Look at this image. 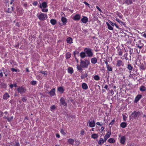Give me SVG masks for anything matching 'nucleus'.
Instances as JSON below:
<instances>
[{"label":"nucleus","instance_id":"393cba45","mask_svg":"<svg viewBox=\"0 0 146 146\" xmlns=\"http://www.w3.org/2000/svg\"><path fill=\"white\" fill-rule=\"evenodd\" d=\"M80 56L81 57L83 58L86 56V53L85 52H82L80 53Z\"/></svg>","mask_w":146,"mask_h":146},{"label":"nucleus","instance_id":"c756f323","mask_svg":"<svg viewBox=\"0 0 146 146\" xmlns=\"http://www.w3.org/2000/svg\"><path fill=\"white\" fill-rule=\"evenodd\" d=\"M88 74L87 73H85L84 74H82L81 76V78L82 79H84V78L87 77L88 76Z\"/></svg>","mask_w":146,"mask_h":146},{"label":"nucleus","instance_id":"680f3d73","mask_svg":"<svg viewBox=\"0 0 146 146\" xmlns=\"http://www.w3.org/2000/svg\"><path fill=\"white\" fill-rule=\"evenodd\" d=\"M24 7H25L26 9H27V3H25L23 4Z\"/></svg>","mask_w":146,"mask_h":146},{"label":"nucleus","instance_id":"20e7f679","mask_svg":"<svg viewBox=\"0 0 146 146\" xmlns=\"http://www.w3.org/2000/svg\"><path fill=\"white\" fill-rule=\"evenodd\" d=\"M140 115V112L139 111H134L131 114L132 116L134 118H135L139 116Z\"/></svg>","mask_w":146,"mask_h":146},{"label":"nucleus","instance_id":"79ce46f5","mask_svg":"<svg viewBox=\"0 0 146 146\" xmlns=\"http://www.w3.org/2000/svg\"><path fill=\"white\" fill-rule=\"evenodd\" d=\"M40 72L44 74V76H46L48 74L47 72L46 71H40Z\"/></svg>","mask_w":146,"mask_h":146},{"label":"nucleus","instance_id":"a19ab883","mask_svg":"<svg viewBox=\"0 0 146 146\" xmlns=\"http://www.w3.org/2000/svg\"><path fill=\"white\" fill-rule=\"evenodd\" d=\"M77 68L78 70L79 71H81L82 70V67L80 65V66H79V65H77Z\"/></svg>","mask_w":146,"mask_h":146},{"label":"nucleus","instance_id":"72a5a7b5","mask_svg":"<svg viewBox=\"0 0 146 146\" xmlns=\"http://www.w3.org/2000/svg\"><path fill=\"white\" fill-rule=\"evenodd\" d=\"M120 126L123 128H124L126 127L127 126L125 122H122L120 124Z\"/></svg>","mask_w":146,"mask_h":146},{"label":"nucleus","instance_id":"c03bdc74","mask_svg":"<svg viewBox=\"0 0 146 146\" xmlns=\"http://www.w3.org/2000/svg\"><path fill=\"white\" fill-rule=\"evenodd\" d=\"M107 68L108 71H112V68L109 66H107Z\"/></svg>","mask_w":146,"mask_h":146},{"label":"nucleus","instance_id":"58836bf2","mask_svg":"<svg viewBox=\"0 0 146 146\" xmlns=\"http://www.w3.org/2000/svg\"><path fill=\"white\" fill-rule=\"evenodd\" d=\"M93 78L94 80H99L100 79V77L98 75H95L93 77Z\"/></svg>","mask_w":146,"mask_h":146},{"label":"nucleus","instance_id":"f03ea898","mask_svg":"<svg viewBox=\"0 0 146 146\" xmlns=\"http://www.w3.org/2000/svg\"><path fill=\"white\" fill-rule=\"evenodd\" d=\"M84 51L87 54V56L91 57L93 55V53L92 49L90 48H85L84 49Z\"/></svg>","mask_w":146,"mask_h":146},{"label":"nucleus","instance_id":"0e129e2a","mask_svg":"<svg viewBox=\"0 0 146 146\" xmlns=\"http://www.w3.org/2000/svg\"><path fill=\"white\" fill-rule=\"evenodd\" d=\"M11 70L12 72H17V70L15 68H11Z\"/></svg>","mask_w":146,"mask_h":146},{"label":"nucleus","instance_id":"f257e3e1","mask_svg":"<svg viewBox=\"0 0 146 146\" xmlns=\"http://www.w3.org/2000/svg\"><path fill=\"white\" fill-rule=\"evenodd\" d=\"M90 64V61L88 60L85 59L84 60H80V65L83 68H87Z\"/></svg>","mask_w":146,"mask_h":146},{"label":"nucleus","instance_id":"a878e982","mask_svg":"<svg viewBox=\"0 0 146 146\" xmlns=\"http://www.w3.org/2000/svg\"><path fill=\"white\" fill-rule=\"evenodd\" d=\"M17 11L20 14H22L23 13V10L21 8L18 9H17Z\"/></svg>","mask_w":146,"mask_h":146},{"label":"nucleus","instance_id":"2eb2a0df","mask_svg":"<svg viewBox=\"0 0 146 146\" xmlns=\"http://www.w3.org/2000/svg\"><path fill=\"white\" fill-rule=\"evenodd\" d=\"M83 18L81 19L82 22L84 23H86L88 21V18L85 16H83Z\"/></svg>","mask_w":146,"mask_h":146},{"label":"nucleus","instance_id":"bb28decb","mask_svg":"<svg viewBox=\"0 0 146 146\" xmlns=\"http://www.w3.org/2000/svg\"><path fill=\"white\" fill-rule=\"evenodd\" d=\"M68 73L71 74L73 72V70L72 68L69 67L68 69Z\"/></svg>","mask_w":146,"mask_h":146},{"label":"nucleus","instance_id":"0eeeda50","mask_svg":"<svg viewBox=\"0 0 146 146\" xmlns=\"http://www.w3.org/2000/svg\"><path fill=\"white\" fill-rule=\"evenodd\" d=\"M61 21L62 22V23L60 24L61 26H62L63 25H66V23L67 22V20L66 18L62 17L61 18Z\"/></svg>","mask_w":146,"mask_h":146},{"label":"nucleus","instance_id":"1a4fd4ad","mask_svg":"<svg viewBox=\"0 0 146 146\" xmlns=\"http://www.w3.org/2000/svg\"><path fill=\"white\" fill-rule=\"evenodd\" d=\"M111 134V131H108L106 135L104 137V142H106V140L108 139L110 136Z\"/></svg>","mask_w":146,"mask_h":146},{"label":"nucleus","instance_id":"09e8293b","mask_svg":"<svg viewBox=\"0 0 146 146\" xmlns=\"http://www.w3.org/2000/svg\"><path fill=\"white\" fill-rule=\"evenodd\" d=\"M115 20L117 21V22H118V23H121V24H123L124 23L122 21H121L119 19H115Z\"/></svg>","mask_w":146,"mask_h":146},{"label":"nucleus","instance_id":"2f4dec72","mask_svg":"<svg viewBox=\"0 0 146 146\" xmlns=\"http://www.w3.org/2000/svg\"><path fill=\"white\" fill-rule=\"evenodd\" d=\"M108 142L110 143H113L115 142V140L113 138H110L108 140Z\"/></svg>","mask_w":146,"mask_h":146},{"label":"nucleus","instance_id":"a211bd4d","mask_svg":"<svg viewBox=\"0 0 146 146\" xmlns=\"http://www.w3.org/2000/svg\"><path fill=\"white\" fill-rule=\"evenodd\" d=\"M55 90L54 88L52 89L49 92V94L52 96L54 95Z\"/></svg>","mask_w":146,"mask_h":146},{"label":"nucleus","instance_id":"bf43d9fd","mask_svg":"<svg viewBox=\"0 0 146 146\" xmlns=\"http://www.w3.org/2000/svg\"><path fill=\"white\" fill-rule=\"evenodd\" d=\"M38 4V2L36 1H35L33 2V5L34 6H36Z\"/></svg>","mask_w":146,"mask_h":146},{"label":"nucleus","instance_id":"4c0bfd02","mask_svg":"<svg viewBox=\"0 0 146 146\" xmlns=\"http://www.w3.org/2000/svg\"><path fill=\"white\" fill-rule=\"evenodd\" d=\"M125 3L127 5L131 4L132 3V0H125Z\"/></svg>","mask_w":146,"mask_h":146},{"label":"nucleus","instance_id":"a18cd8bd","mask_svg":"<svg viewBox=\"0 0 146 146\" xmlns=\"http://www.w3.org/2000/svg\"><path fill=\"white\" fill-rule=\"evenodd\" d=\"M108 23H109L112 26H113V27L115 26V23H113L112 22H111V21H109Z\"/></svg>","mask_w":146,"mask_h":146},{"label":"nucleus","instance_id":"49530a36","mask_svg":"<svg viewBox=\"0 0 146 146\" xmlns=\"http://www.w3.org/2000/svg\"><path fill=\"white\" fill-rule=\"evenodd\" d=\"M31 83L32 85H34L36 84V81L33 80L31 82Z\"/></svg>","mask_w":146,"mask_h":146},{"label":"nucleus","instance_id":"de8ad7c7","mask_svg":"<svg viewBox=\"0 0 146 146\" xmlns=\"http://www.w3.org/2000/svg\"><path fill=\"white\" fill-rule=\"evenodd\" d=\"M22 100L23 102H26L27 100V98L26 97H24L22 98Z\"/></svg>","mask_w":146,"mask_h":146},{"label":"nucleus","instance_id":"aec40b11","mask_svg":"<svg viewBox=\"0 0 146 146\" xmlns=\"http://www.w3.org/2000/svg\"><path fill=\"white\" fill-rule=\"evenodd\" d=\"M66 42L67 43L69 44H71L73 43L72 39L70 37H68L67 38Z\"/></svg>","mask_w":146,"mask_h":146},{"label":"nucleus","instance_id":"6e6552de","mask_svg":"<svg viewBox=\"0 0 146 146\" xmlns=\"http://www.w3.org/2000/svg\"><path fill=\"white\" fill-rule=\"evenodd\" d=\"M60 104L62 105H63L64 106H66L67 105V104L65 102V100L64 98H61L60 100Z\"/></svg>","mask_w":146,"mask_h":146},{"label":"nucleus","instance_id":"5701e85b","mask_svg":"<svg viewBox=\"0 0 146 146\" xmlns=\"http://www.w3.org/2000/svg\"><path fill=\"white\" fill-rule=\"evenodd\" d=\"M82 87L84 89L87 90L88 88V86L87 84L85 83H83L82 85Z\"/></svg>","mask_w":146,"mask_h":146},{"label":"nucleus","instance_id":"69168bd1","mask_svg":"<svg viewBox=\"0 0 146 146\" xmlns=\"http://www.w3.org/2000/svg\"><path fill=\"white\" fill-rule=\"evenodd\" d=\"M104 62L105 63L106 65V67L108 66H109L108 63V62L107 60H105L104 61Z\"/></svg>","mask_w":146,"mask_h":146},{"label":"nucleus","instance_id":"8fccbe9b","mask_svg":"<svg viewBox=\"0 0 146 146\" xmlns=\"http://www.w3.org/2000/svg\"><path fill=\"white\" fill-rule=\"evenodd\" d=\"M118 54L119 56H121L123 54V52L121 50H120L119 51V52H118Z\"/></svg>","mask_w":146,"mask_h":146},{"label":"nucleus","instance_id":"338daca9","mask_svg":"<svg viewBox=\"0 0 146 146\" xmlns=\"http://www.w3.org/2000/svg\"><path fill=\"white\" fill-rule=\"evenodd\" d=\"M96 8L100 12H102L101 9L98 6H96Z\"/></svg>","mask_w":146,"mask_h":146},{"label":"nucleus","instance_id":"423d86ee","mask_svg":"<svg viewBox=\"0 0 146 146\" xmlns=\"http://www.w3.org/2000/svg\"><path fill=\"white\" fill-rule=\"evenodd\" d=\"M116 66L118 67L123 66L124 63L121 60H118L117 62Z\"/></svg>","mask_w":146,"mask_h":146},{"label":"nucleus","instance_id":"7ed1b4c3","mask_svg":"<svg viewBox=\"0 0 146 146\" xmlns=\"http://www.w3.org/2000/svg\"><path fill=\"white\" fill-rule=\"evenodd\" d=\"M38 18L41 21H44L46 19L47 17L46 14H44L42 13L39 14H37L36 15Z\"/></svg>","mask_w":146,"mask_h":146},{"label":"nucleus","instance_id":"13d9d810","mask_svg":"<svg viewBox=\"0 0 146 146\" xmlns=\"http://www.w3.org/2000/svg\"><path fill=\"white\" fill-rule=\"evenodd\" d=\"M60 132L62 134H63L64 135H65L66 134V133L64 132V130L62 129L61 130Z\"/></svg>","mask_w":146,"mask_h":146},{"label":"nucleus","instance_id":"e433bc0d","mask_svg":"<svg viewBox=\"0 0 146 146\" xmlns=\"http://www.w3.org/2000/svg\"><path fill=\"white\" fill-rule=\"evenodd\" d=\"M92 137L93 139H96L98 137V135L96 134H93L92 135Z\"/></svg>","mask_w":146,"mask_h":146},{"label":"nucleus","instance_id":"6e6d98bb","mask_svg":"<svg viewBox=\"0 0 146 146\" xmlns=\"http://www.w3.org/2000/svg\"><path fill=\"white\" fill-rule=\"evenodd\" d=\"M75 142L76 143V146H78L80 143V142L78 141H76Z\"/></svg>","mask_w":146,"mask_h":146},{"label":"nucleus","instance_id":"3c124183","mask_svg":"<svg viewBox=\"0 0 146 146\" xmlns=\"http://www.w3.org/2000/svg\"><path fill=\"white\" fill-rule=\"evenodd\" d=\"M42 11L43 12H47L48 11V9H42Z\"/></svg>","mask_w":146,"mask_h":146},{"label":"nucleus","instance_id":"dca6fc26","mask_svg":"<svg viewBox=\"0 0 146 146\" xmlns=\"http://www.w3.org/2000/svg\"><path fill=\"white\" fill-rule=\"evenodd\" d=\"M47 7V5L46 3L44 2L42 3V5H40V8H42L43 7L44 8H46Z\"/></svg>","mask_w":146,"mask_h":146},{"label":"nucleus","instance_id":"f3484780","mask_svg":"<svg viewBox=\"0 0 146 146\" xmlns=\"http://www.w3.org/2000/svg\"><path fill=\"white\" fill-rule=\"evenodd\" d=\"M10 97V96L7 93H5L3 96V98L4 100H7Z\"/></svg>","mask_w":146,"mask_h":146},{"label":"nucleus","instance_id":"39448f33","mask_svg":"<svg viewBox=\"0 0 146 146\" xmlns=\"http://www.w3.org/2000/svg\"><path fill=\"white\" fill-rule=\"evenodd\" d=\"M17 90L21 94H23L26 91V90L22 87H19L17 89Z\"/></svg>","mask_w":146,"mask_h":146},{"label":"nucleus","instance_id":"9d476101","mask_svg":"<svg viewBox=\"0 0 146 146\" xmlns=\"http://www.w3.org/2000/svg\"><path fill=\"white\" fill-rule=\"evenodd\" d=\"M142 96L141 95L139 94L137 95L135 97L134 102L137 103L139 100L141 98Z\"/></svg>","mask_w":146,"mask_h":146},{"label":"nucleus","instance_id":"f8f14e48","mask_svg":"<svg viewBox=\"0 0 146 146\" xmlns=\"http://www.w3.org/2000/svg\"><path fill=\"white\" fill-rule=\"evenodd\" d=\"M136 45H137V46L139 48L141 49L142 47L144 46V44L143 43H141V41L139 40L138 41V43Z\"/></svg>","mask_w":146,"mask_h":146},{"label":"nucleus","instance_id":"9b49d317","mask_svg":"<svg viewBox=\"0 0 146 146\" xmlns=\"http://www.w3.org/2000/svg\"><path fill=\"white\" fill-rule=\"evenodd\" d=\"M125 140L126 139L125 137V136H122L121 137L120 139V142L121 144H124Z\"/></svg>","mask_w":146,"mask_h":146},{"label":"nucleus","instance_id":"e2e57ef3","mask_svg":"<svg viewBox=\"0 0 146 146\" xmlns=\"http://www.w3.org/2000/svg\"><path fill=\"white\" fill-rule=\"evenodd\" d=\"M84 3L86 5L88 6L90 8V5L86 1H84Z\"/></svg>","mask_w":146,"mask_h":146},{"label":"nucleus","instance_id":"4be33fe9","mask_svg":"<svg viewBox=\"0 0 146 146\" xmlns=\"http://www.w3.org/2000/svg\"><path fill=\"white\" fill-rule=\"evenodd\" d=\"M139 90L142 92H145L146 90L145 87L144 86H141L139 88Z\"/></svg>","mask_w":146,"mask_h":146},{"label":"nucleus","instance_id":"052dcab7","mask_svg":"<svg viewBox=\"0 0 146 146\" xmlns=\"http://www.w3.org/2000/svg\"><path fill=\"white\" fill-rule=\"evenodd\" d=\"M14 146H20V145L19 143L16 142L15 143Z\"/></svg>","mask_w":146,"mask_h":146},{"label":"nucleus","instance_id":"ddd939ff","mask_svg":"<svg viewBox=\"0 0 146 146\" xmlns=\"http://www.w3.org/2000/svg\"><path fill=\"white\" fill-rule=\"evenodd\" d=\"M88 123H89V126L91 127H93L95 125V123L94 120L92 121L91 122L88 121Z\"/></svg>","mask_w":146,"mask_h":146},{"label":"nucleus","instance_id":"f704fd0d","mask_svg":"<svg viewBox=\"0 0 146 146\" xmlns=\"http://www.w3.org/2000/svg\"><path fill=\"white\" fill-rule=\"evenodd\" d=\"M104 142V139H103L102 138H100V140L98 141V144L100 145H102L103 144L104 142Z\"/></svg>","mask_w":146,"mask_h":146},{"label":"nucleus","instance_id":"864d4df0","mask_svg":"<svg viewBox=\"0 0 146 146\" xmlns=\"http://www.w3.org/2000/svg\"><path fill=\"white\" fill-rule=\"evenodd\" d=\"M50 108L52 111V110H54L56 108L55 106L54 105H53L50 107Z\"/></svg>","mask_w":146,"mask_h":146},{"label":"nucleus","instance_id":"6ab92c4d","mask_svg":"<svg viewBox=\"0 0 146 146\" xmlns=\"http://www.w3.org/2000/svg\"><path fill=\"white\" fill-rule=\"evenodd\" d=\"M97 59L95 57L91 59V62L93 64H95L97 63Z\"/></svg>","mask_w":146,"mask_h":146},{"label":"nucleus","instance_id":"412c9836","mask_svg":"<svg viewBox=\"0 0 146 146\" xmlns=\"http://www.w3.org/2000/svg\"><path fill=\"white\" fill-rule=\"evenodd\" d=\"M68 143L72 145H73L74 142V140L73 139L70 138L68 139Z\"/></svg>","mask_w":146,"mask_h":146},{"label":"nucleus","instance_id":"c9c22d12","mask_svg":"<svg viewBox=\"0 0 146 146\" xmlns=\"http://www.w3.org/2000/svg\"><path fill=\"white\" fill-rule=\"evenodd\" d=\"M71 56V54L70 52H68L66 53V58L68 59L70 58Z\"/></svg>","mask_w":146,"mask_h":146},{"label":"nucleus","instance_id":"37998d69","mask_svg":"<svg viewBox=\"0 0 146 146\" xmlns=\"http://www.w3.org/2000/svg\"><path fill=\"white\" fill-rule=\"evenodd\" d=\"M13 119V116H12L10 118L8 117L7 119V120L8 122H10Z\"/></svg>","mask_w":146,"mask_h":146},{"label":"nucleus","instance_id":"c85d7f7f","mask_svg":"<svg viewBox=\"0 0 146 146\" xmlns=\"http://www.w3.org/2000/svg\"><path fill=\"white\" fill-rule=\"evenodd\" d=\"M127 68L129 70H131L133 69V67L130 64H129L127 65Z\"/></svg>","mask_w":146,"mask_h":146},{"label":"nucleus","instance_id":"ea45409f","mask_svg":"<svg viewBox=\"0 0 146 146\" xmlns=\"http://www.w3.org/2000/svg\"><path fill=\"white\" fill-rule=\"evenodd\" d=\"M0 86L2 88H6L7 86L6 84L4 83H1Z\"/></svg>","mask_w":146,"mask_h":146},{"label":"nucleus","instance_id":"7c9ffc66","mask_svg":"<svg viewBox=\"0 0 146 146\" xmlns=\"http://www.w3.org/2000/svg\"><path fill=\"white\" fill-rule=\"evenodd\" d=\"M58 90L61 93H63L64 91L63 88L62 87H59L58 89Z\"/></svg>","mask_w":146,"mask_h":146},{"label":"nucleus","instance_id":"473e14b6","mask_svg":"<svg viewBox=\"0 0 146 146\" xmlns=\"http://www.w3.org/2000/svg\"><path fill=\"white\" fill-rule=\"evenodd\" d=\"M13 7H12L11 8H9L8 9L7 12L9 13H11L13 11Z\"/></svg>","mask_w":146,"mask_h":146},{"label":"nucleus","instance_id":"4468645a","mask_svg":"<svg viewBox=\"0 0 146 146\" xmlns=\"http://www.w3.org/2000/svg\"><path fill=\"white\" fill-rule=\"evenodd\" d=\"M80 18V16L79 14H77L73 17V19L75 21H78Z\"/></svg>","mask_w":146,"mask_h":146},{"label":"nucleus","instance_id":"4d7b16f0","mask_svg":"<svg viewBox=\"0 0 146 146\" xmlns=\"http://www.w3.org/2000/svg\"><path fill=\"white\" fill-rule=\"evenodd\" d=\"M123 120L124 121H125L127 118V117L125 115H123Z\"/></svg>","mask_w":146,"mask_h":146},{"label":"nucleus","instance_id":"b1692460","mask_svg":"<svg viewBox=\"0 0 146 146\" xmlns=\"http://www.w3.org/2000/svg\"><path fill=\"white\" fill-rule=\"evenodd\" d=\"M106 24L107 25L108 27V28L109 29L112 30L113 29V28L111 26V25L108 22H106Z\"/></svg>","mask_w":146,"mask_h":146},{"label":"nucleus","instance_id":"cd10ccee","mask_svg":"<svg viewBox=\"0 0 146 146\" xmlns=\"http://www.w3.org/2000/svg\"><path fill=\"white\" fill-rule=\"evenodd\" d=\"M50 22L51 24L53 25H55L56 23V20L52 19L50 20Z\"/></svg>","mask_w":146,"mask_h":146},{"label":"nucleus","instance_id":"774afa93","mask_svg":"<svg viewBox=\"0 0 146 146\" xmlns=\"http://www.w3.org/2000/svg\"><path fill=\"white\" fill-rule=\"evenodd\" d=\"M78 53H79V52L78 51H77L74 52V57L75 58V57H76L75 54H78Z\"/></svg>","mask_w":146,"mask_h":146},{"label":"nucleus","instance_id":"603ef678","mask_svg":"<svg viewBox=\"0 0 146 146\" xmlns=\"http://www.w3.org/2000/svg\"><path fill=\"white\" fill-rule=\"evenodd\" d=\"M140 68L141 69L144 70L145 69V68L143 65H142L140 66Z\"/></svg>","mask_w":146,"mask_h":146},{"label":"nucleus","instance_id":"5fc2aeb1","mask_svg":"<svg viewBox=\"0 0 146 146\" xmlns=\"http://www.w3.org/2000/svg\"><path fill=\"white\" fill-rule=\"evenodd\" d=\"M115 122V120L114 119H113L111 122L109 124V125H112Z\"/></svg>","mask_w":146,"mask_h":146}]
</instances>
